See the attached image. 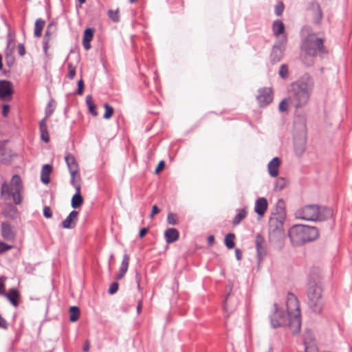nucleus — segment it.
Wrapping results in <instances>:
<instances>
[{"mask_svg": "<svg viewBox=\"0 0 352 352\" xmlns=\"http://www.w3.org/2000/svg\"><path fill=\"white\" fill-rule=\"evenodd\" d=\"M82 45H83L84 48H85L86 50H90V49H91V42H90V41H84V40H82Z\"/></svg>", "mask_w": 352, "mask_h": 352, "instance_id": "774afa93", "label": "nucleus"}, {"mask_svg": "<svg viewBox=\"0 0 352 352\" xmlns=\"http://www.w3.org/2000/svg\"><path fill=\"white\" fill-rule=\"evenodd\" d=\"M94 29L92 28H87L83 32L82 40L91 41L94 38Z\"/></svg>", "mask_w": 352, "mask_h": 352, "instance_id": "4c0bfd02", "label": "nucleus"}, {"mask_svg": "<svg viewBox=\"0 0 352 352\" xmlns=\"http://www.w3.org/2000/svg\"><path fill=\"white\" fill-rule=\"evenodd\" d=\"M80 190V188L77 186L76 192L72 197L71 206L75 210L76 208H80L84 202V199L81 195Z\"/></svg>", "mask_w": 352, "mask_h": 352, "instance_id": "393cba45", "label": "nucleus"}, {"mask_svg": "<svg viewBox=\"0 0 352 352\" xmlns=\"http://www.w3.org/2000/svg\"><path fill=\"white\" fill-rule=\"evenodd\" d=\"M3 215L8 219L14 220L18 217V209L12 204H8L2 211Z\"/></svg>", "mask_w": 352, "mask_h": 352, "instance_id": "6ab92c4d", "label": "nucleus"}, {"mask_svg": "<svg viewBox=\"0 0 352 352\" xmlns=\"http://www.w3.org/2000/svg\"><path fill=\"white\" fill-rule=\"evenodd\" d=\"M13 246L12 245H9L3 241H0V254H2L8 250L12 249Z\"/></svg>", "mask_w": 352, "mask_h": 352, "instance_id": "c03bdc74", "label": "nucleus"}, {"mask_svg": "<svg viewBox=\"0 0 352 352\" xmlns=\"http://www.w3.org/2000/svg\"><path fill=\"white\" fill-rule=\"evenodd\" d=\"M286 186V182L284 177H280L277 179L276 183L274 184V190L280 191L282 190Z\"/></svg>", "mask_w": 352, "mask_h": 352, "instance_id": "ea45409f", "label": "nucleus"}, {"mask_svg": "<svg viewBox=\"0 0 352 352\" xmlns=\"http://www.w3.org/2000/svg\"><path fill=\"white\" fill-rule=\"evenodd\" d=\"M272 30L275 36H280L285 32V25L282 21L277 19L273 23Z\"/></svg>", "mask_w": 352, "mask_h": 352, "instance_id": "7c9ffc66", "label": "nucleus"}, {"mask_svg": "<svg viewBox=\"0 0 352 352\" xmlns=\"http://www.w3.org/2000/svg\"><path fill=\"white\" fill-rule=\"evenodd\" d=\"M65 160L68 170L79 169L78 164L75 157L71 153H67L65 155Z\"/></svg>", "mask_w": 352, "mask_h": 352, "instance_id": "c85d7f7f", "label": "nucleus"}, {"mask_svg": "<svg viewBox=\"0 0 352 352\" xmlns=\"http://www.w3.org/2000/svg\"><path fill=\"white\" fill-rule=\"evenodd\" d=\"M77 178H71L70 184L72 186L74 187L75 190H76V187L78 186L80 188V190H81L80 184L77 183Z\"/></svg>", "mask_w": 352, "mask_h": 352, "instance_id": "0e129e2a", "label": "nucleus"}, {"mask_svg": "<svg viewBox=\"0 0 352 352\" xmlns=\"http://www.w3.org/2000/svg\"><path fill=\"white\" fill-rule=\"evenodd\" d=\"M284 4L282 1H278L274 8V13L276 16H280L284 10Z\"/></svg>", "mask_w": 352, "mask_h": 352, "instance_id": "37998d69", "label": "nucleus"}, {"mask_svg": "<svg viewBox=\"0 0 352 352\" xmlns=\"http://www.w3.org/2000/svg\"><path fill=\"white\" fill-rule=\"evenodd\" d=\"M236 214L232 219V223L234 226H238L247 217L248 212L246 208L236 209Z\"/></svg>", "mask_w": 352, "mask_h": 352, "instance_id": "cd10ccee", "label": "nucleus"}, {"mask_svg": "<svg viewBox=\"0 0 352 352\" xmlns=\"http://www.w3.org/2000/svg\"><path fill=\"white\" fill-rule=\"evenodd\" d=\"M69 320L76 322L80 317V309L77 306H71L69 309Z\"/></svg>", "mask_w": 352, "mask_h": 352, "instance_id": "473e14b6", "label": "nucleus"}, {"mask_svg": "<svg viewBox=\"0 0 352 352\" xmlns=\"http://www.w3.org/2000/svg\"><path fill=\"white\" fill-rule=\"evenodd\" d=\"M288 235L294 245L301 246L315 241L319 236V231L315 226L296 224L289 228Z\"/></svg>", "mask_w": 352, "mask_h": 352, "instance_id": "39448f33", "label": "nucleus"}, {"mask_svg": "<svg viewBox=\"0 0 352 352\" xmlns=\"http://www.w3.org/2000/svg\"><path fill=\"white\" fill-rule=\"evenodd\" d=\"M54 111V109H45V117L40 121L39 129L47 128V123H46L47 119L50 116H51V115L53 113Z\"/></svg>", "mask_w": 352, "mask_h": 352, "instance_id": "58836bf2", "label": "nucleus"}, {"mask_svg": "<svg viewBox=\"0 0 352 352\" xmlns=\"http://www.w3.org/2000/svg\"><path fill=\"white\" fill-rule=\"evenodd\" d=\"M285 202L278 199L276 204V213H272L269 219L268 239L273 245H281L285 239L283 222L285 220Z\"/></svg>", "mask_w": 352, "mask_h": 352, "instance_id": "7ed1b4c3", "label": "nucleus"}, {"mask_svg": "<svg viewBox=\"0 0 352 352\" xmlns=\"http://www.w3.org/2000/svg\"><path fill=\"white\" fill-rule=\"evenodd\" d=\"M324 41L323 38H319L315 34H308L302 39L300 46V59L305 67H312L318 56L322 58L324 55L327 54Z\"/></svg>", "mask_w": 352, "mask_h": 352, "instance_id": "f03ea898", "label": "nucleus"}, {"mask_svg": "<svg viewBox=\"0 0 352 352\" xmlns=\"http://www.w3.org/2000/svg\"><path fill=\"white\" fill-rule=\"evenodd\" d=\"M67 67L69 70V74L67 76L69 79L72 80L76 76V68L72 63H69L67 64Z\"/></svg>", "mask_w": 352, "mask_h": 352, "instance_id": "de8ad7c7", "label": "nucleus"}, {"mask_svg": "<svg viewBox=\"0 0 352 352\" xmlns=\"http://www.w3.org/2000/svg\"><path fill=\"white\" fill-rule=\"evenodd\" d=\"M129 264V256L125 254L123 256V259L120 267L119 272L116 275V279L120 280L123 278L124 274L126 273Z\"/></svg>", "mask_w": 352, "mask_h": 352, "instance_id": "a878e982", "label": "nucleus"}, {"mask_svg": "<svg viewBox=\"0 0 352 352\" xmlns=\"http://www.w3.org/2000/svg\"><path fill=\"white\" fill-rule=\"evenodd\" d=\"M314 80L311 74L305 73L287 87L289 103L298 109L305 107L309 101L314 88Z\"/></svg>", "mask_w": 352, "mask_h": 352, "instance_id": "f257e3e1", "label": "nucleus"}, {"mask_svg": "<svg viewBox=\"0 0 352 352\" xmlns=\"http://www.w3.org/2000/svg\"><path fill=\"white\" fill-rule=\"evenodd\" d=\"M294 124L298 131L305 132L307 129V122L305 114H296L294 117Z\"/></svg>", "mask_w": 352, "mask_h": 352, "instance_id": "5701e85b", "label": "nucleus"}, {"mask_svg": "<svg viewBox=\"0 0 352 352\" xmlns=\"http://www.w3.org/2000/svg\"><path fill=\"white\" fill-rule=\"evenodd\" d=\"M289 103V97L284 98L280 101L278 105V109L280 112H285L287 111V106Z\"/></svg>", "mask_w": 352, "mask_h": 352, "instance_id": "a19ab883", "label": "nucleus"}, {"mask_svg": "<svg viewBox=\"0 0 352 352\" xmlns=\"http://www.w3.org/2000/svg\"><path fill=\"white\" fill-rule=\"evenodd\" d=\"M49 38H43V48L45 52H46L49 48Z\"/></svg>", "mask_w": 352, "mask_h": 352, "instance_id": "e2e57ef3", "label": "nucleus"}, {"mask_svg": "<svg viewBox=\"0 0 352 352\" xmlns=\"http://www.w3.org/2000/svg\"><path fill=\"white\" fill-rule=\"evenodd\" d=\"M286 307V313L292 316L291 323L295 326L293 334H298L300 333L301 328L300 305L298 298L292 292L287 293Z\"/></svg>", "mask_w": 352, "mask_h": 352, "instance_id": "0eeeda50", "label": "nucleus"}, {"mask_svg": "<svg viewBox=\"0 0 352 352\" xmlns=\"http://www.w3.org/2000/svg\"><path fill=\"white\" fill-rule=\"evenodd\" d=\"M41 133V139L45 143H48L50 142V135L48 133L47 128H44L39 129Z\"/></svg>", "mask_w": 352, "mask_h": 352, "instance_id": "79ce46f5", "label": "nucleus"}, {"mask_svg": "<svg viewBox=\"0 0 352 352\" xmlns=\"http://www.w3.org/2000/svg\"><path fill=\"white\" fill-rule=\"evenodd\" d=\"M54 23L53 22L50 23L46 28L44 38H49L50 35H52L54 32Z\"/></svg>", "mask_w": 352, "mask_h": 352, "instance_id": "a18cd8bd", "label": "nucleus"}, {"mask_svg": "<svg viewBox=\"0 0 352 352\" xmlns=\"http://www.w3.org/2000/svg\"><path fill=\"white\" fill-rule=\"evenodd\" d=\"M167 221L168 224L170 225H177V214L175 213H169L167 217Z\"/></svg>", "mask_w": 352, "mask_h": 352, "instance_id": "09e8293b", "label": "nucleus"}, {"mask_svg": "<svg viewBox=\"0 0 352 352\" xmlns=\"http://www.w3.org/2000/svg\"><path fill=\"white\" fill-rule=\"evenodd\" d=\"M255 246L256 250V259L258 265H261L267 255V248L265 238L258 233L255 237Z\"/></svg>", "mask_w": 352, "mask_h": 352, "instance_id": "9d476101", "label": "nucleus"}, {"mask_svg": "<svg viewBox=\"0 0 352 352\" xmlns=\"http://www.w3.org/2000/svg\"><path fill=\"white\" fill-rule=\"evenodd\" d=\"M14 57L10 54H7L6 56V64L8 67H11L14 63Z\"/></svg>", "mask_w": 352, "mask_h": 352, "instance_id": "864d4df0", "label": "nucleus"}, {"mask_svg": "<svg viewBox=\"0 0 352 352\" xmlns=\"http://www.w3.org/2000/svg\"><path fill=\"white\" fill-rule=\"evenodd\" d=\"M235 234L232 232L228 233L224 238V244L229 249H233L235 246L234 243Z\"/></svg>", "mask_w": 352, "mask_h": 352, "instance_id": "2f4dec72", "label": "nucleus"}, {"mask_svg": "<svg viewBox=\"0 0 352 352\" xmlns=\"http://www.w3.org/2000/svg\"><path fill=\"white\" fill-rule=\"evenodd\" d=\"M78 171H79V169L69 170V172L71 175V178H77L78 180H80V177L78 174Z\"/></svg>", "mask_w": 352, "mask_h": 352, "instance_id": "4d7b16f0", "label": "nucleus"}, {"mask_svg": "<svg viewBox=\"0 0 352 352\" xmlns=\"http://www.w3.org/2000/svg\"><path fill=\"white\" fill-rule=\"evenodd\" d=\"M43 214L46 219H50L53 214L51 208L47 206H44Z\"/></svg>", "mask_w": 352, "mask_h": 352, "instance_id": "603ef678", "label": "nucleus"}, {"mask_svg": "<svg viewBox=\"0 0 352 352\" xmlns=\"http://www.w3.org/2000/svg\"><path fill=\"white\" fill-rule=\"evenodd\" d=\"M0 328L7 329L8 328L7 321L0 315Z\"/></svg>", "mask_w": 352, "mask_h": 352, "instance_id": "052dcab7", "label": "nucleus"}, {"mask_svg": "<svg viewBox=\"0 0 352 352\" xmlns=\"http://www.w3.org/2000/svg\"><path fill=\"white\" fill-rule=\"evenodd\" d=\"M10 109V106L8 104H3L2 107V116L7 117Z\"/></svg>", "mask_w": 352, "mask_h": 352, "instance_id": "6e6d98bb", "label": "nucleus"}, {"mask_svg": "<svg viewBox=\"0 0 352 352\" xmlns=\"http://www.w3.org/2000/svg\"><path fill=\"white\" fill-rule=\"evenodd\" d=\"M118 288H119V284L118 282L115 281V282L111 283L109 286V288L108 289L109 294H110V295L115 294L118 292Z\"/></svg>", "mask_w": 352, "mask_h": 352, "instance_id": "49530a36", "label": "nucleus"}, {"mask_svg": "<svg viewBox=\"0 0 352 352\" xmlns=\"http://www.w3.org/2000/svg\"><path fill=\"white\" fill-rule=\"evenodd\" d=\"M256 99L261 107L267 106L273 100L272 89L270 88L260 89Z\"/></svg>", "mask_w": 352, "mask_h": 352, "instance_id": "ddd939ff", "label": "nucleus"}, {"mask_svg": "<svg viewBox=\"0 0 352 352\" xmlns=\"http://www.w3.org/2000/svg\"><path fill=\"white\" fill-rule=\"evenodd\" d=\"M160 208H158V206L157 205L155 204L152 207V210H151V212L149 216L151 218H153L155 214H157L158 213H160Z\"/></svg>", "mask_w": 352, "mask_h": 352, "instance_id": "bf43d9fd", "label": "nucleus"}, {"mask_svg": "<svg viewBox=\"0 0 352 352\" xmlns=\"http://www.w3.org/2000/svg\"><path fill=\"white\" fill-rule=\"evenodd\" d=\"M274 311L270 316L272 328L276 329L284 326H289L293 332L295 326L291 323L292 316L288 315L285 311L278 309L276 303H274Z\"/></svg>", "mask_w": 352, "mask_h": 352, "instance_id": "6e6552de", "label": "nucleus"}, {"mask_svg": "<svg viewBox=\"0 0 352 352\" xmlns=\"http://www.w3.org/2000/svg\"><path fill=\"white\" fill-rule=\"evenodd\" d=\"M267 206L268 203L267 199L265 197H258L255 201L254 212L259 217H263L267 209Z\"/></svg>", "mask_w": 352, "mask_h": 352, "instance_id": "dca6fc26", "label": "nucleus"}, {"mask_svg": "<svg viewBox=\"0 0 352 352\" xmlns=\"http://www.w3.org/2000/svg\"><path fill=\"white\" fill-rule=\"evenodd\" d=\"M78 212L73 210L66 219L62 221V227L65 229H72L76 226L78 221Z\"/></svg>", "mask_w": 352, "mask_h": 352, "instance_id": "2eb2a0df", "label": "nucleus"}, {"mask_svg": "<svg viewBox=\"0 0 352 352\" xmlns=\"http://www.w3.org/2000/svg\"><path fill=\"white\" fill-rule=\"evenodd\" d=\"M287 38L285 35L279 37L273 45L274 48L285 51Z\"/></svg>", "mask_w": 352, "mask_h": 352, "instance_id": "72a5a7b5", "label": "nucleus"}, {"mask_svg": "<svg viewBox=\"0 0 352 352\" xmlns=\"http://www.w3.org/2000/svg\"><path fill=\"white\" fill-rule=\"evenodd\" d=\"M307 305L316 314H320L324 301L322 296V283L321 278L316 275H309L307 285Z\"/></svg>", "mask_w": 352, "mask_h": 352, "instance_id": "20e7f679", "label": "nucleus"}, {"mask_svg": "<svg viewBox=\"0 0 352 352\" xmlns=\"http://www.w3.org/2000/svg\"><path fill=\"white\" fill-rule=\"evenodd\" d=\"M3 296H5L10 302V304L14 307H17L19 306V299L21 297V294L17 288H10L7 292H4Z\"/></svg>", "mask_w": 352, "mask_h": 352, "instance_id": "4468645a", "label": "nucleus"}, {"mask_svg": "<svg viewBox=\"0 0 352 352\" xmlns=\"http://www.w3.org/2000/svg\"><path fill=\"white\" fill-rule=\"evenodd\" d=\"M179 237V231L174 228H170L165 230L164 238L168 244L173 243L178 240Z\"/></svg>", "mask_w": 352, "mask_h": 352, "instance_id": "412c9836", "label": "nucleus"}, {"mask_svg": "<svg viewBox=\"0 0 352 352\" xmlns=\"http://www.w3.org/2000/svg\"><path fill=\"white\" fill-rule=\"evenodd\" d=\"M52 166L45 164L43 166L41 173V181L44 184H48L50 182V174L52 171Z\"/></svg>", "mask_w": 352, "mask_h": 352, "instance_id": "b1692460", "label": "nucleus"}, {"mask_svg": "<svg viewBox=\"0 0 352 352\" xmlns=\"http://www.w3.org/2000/svg\"><path fill=\"white\" fill-rule=\"evenodd\" d=\"M1 232L2 237L6 240H12L14 238V234L12 227L8 222H2L1 224Z\"/></svg>", "mask_w": 352, "mask_h": 352, "instance_id": "4be33fe9", "label": "nucleus"}, {"mask_svg": "<svg viewBox=\"0 0 352 352\" xmlns=\"http://www.w3.org/2000/svg\"><path fill=\"white\" fill-rule=\"evenodd\" d=\"M148 232V228L143 227L140 230L139 237L142 239Z\"/></svg>", "mask_w": 352, "mask_h": 352, "instance_id": "680f3d73", "label": "nucleus"}, {"mask_svg": "<svg viewBox=\"0 0 352 352\" xmlns=\"http://www.w3.org/2000/svg\"><path fill=\"white\" fill-rule=\"evenodd\" d=\"M333 209L327 206H319V212L317 221H323L331 219L333 217Z\"/></svg>", "mask_w": 352, "mask_h": 352, "instance_id": "aec40b11", "label": "nucleus"}, {"mask_svg": "<svg viewBox=\"0 0 352 352\" xmlns=\"http://www.w3.org/2000/svg\"><path fill=\"white\" fill-rule=\"evenodd\" d=\"M45 24V20L41 18L37 19L34 23V34L35 37H41L42 32Z\"/></svg>", "mask_w": 352, "mask_h": 352, "instance_id": "c756f323", "label": "nucleus"}, {"mask_svg": "<svg viewBox=\"0 0 352 352\" xmlns=\"http://www.w3.org/2000/svg\"><path fill=\"white\" fill-rule=\"evenodd\" d=\"M18 53L21 56L25 54V48L23 44L19 43L17 46Z\"/></svg>", "mask_w": 352, "mask_h": 352, "instance_id": "13d9d810", "label": "nucleus"}, {"mask_svg": "<svg viewBox=\"0 0 352 352\" xmlns=\"http://www.w3.org/2000/svg\"><path fill=\"white\" fill-rule=\"evenodd\" d=\"M318 212L319 205L308 204L297 210L295 212V216L297 219H299L310 221H317Z\"/></svg>", "mask_w": 352, "mask_h": 352, "instance_id": "1a4fd4ad", "label": "nucleus"}, {"mask_svg": "<svg viewBox=\"0 0 352 352\" xmlns=\"http://www.w3.org/2000/svg\"><path fill=\"white\" fill-rule=\"evenodd\" d=\"M23 188L22 180L19 175H14L10 184L3 182L1 188V195L2 198L6 200L13 199L16 205H19L22 201L21 192Z\"/></svg>", "mask_w": 352, "mask_h": 352, "instance_id": "423d86ee", "label": "nucleus"}, {"mask_svg": "<svg viewBox=\"0 0 352 352\" xmlns=\"http://www.w3.org/2000/svg\"><path fill=\"white\" fill-rule=\"evenodd\" d=\"M85 89V83L82 79H80L77 82V89L76 91V93L78 95H82L83 94Z\"/></svg>", "mask_w": 352, "mask_h": 352, "instance_id": "3c124183", "label": "nucleus"}, {"mask_svg": "<svg viewBox=\"0 0 352 352\" xmlns=\"http://www.w3.org/2000/svg\"><path fill=\"white\" fill-rule=\"evenodd\" d=\"M280 160L278 157H273L267 164L269 175L272 177H276L278 175V169L280 165Z\"/></svg>", "mask_w": 352, "mask_h": 352, "instance_id": "f3484780", "label": "nucleus"}, {"mask_svg": "<svg viewBox=\"0 0 352 352\" xmlns=\"http://www.w3.org/2000/svg\"><path fill=\"white\" fill-rule=\"evenodd\" d=\"M285 51L281 50H278L272 47L271 54H270V62L272 65H275L277 63L280 62L283 56H284Z\"/></svg>", "mask_w": 352, "mask_h": 352, "instance_id": "bb28decb", "label": "nucleus"}, {"mask_svg": "<svg viewBox=\"0 0 352 352\" xmlns=\"http://www.w3.org/2000/svg\"><path fill=\"white\" fill-rule=\"evenodd\" d=\"M307 10L312 14L313 23L315 24H320L323 16L320 4L316 1L312 0L309 2Z\"/></svg>", "mask_w": 352, "mask_h": 352, "instance_id": "f8f14e48", "label": "nucleus"}, {"mask_svg": "<svg viewBox=\"0 0 352 352\" xmlns=\"http://www.w3.org/2000/svg\"><path fill=\"white\" fill-rule=\"evenodd\" d=\"M109 17L113 21V22H118L119 21V16H118V10H109L108 12Z\"/></svg>", "mask_w": 352, "mask_h": 352, "instance_id": "8fccbe9b", "label": "nucleus"}, {"mask_svg": "<svg viewBox=\"0 0 352 352\" xmlns=\"http://www.w3.org/2000/svg\"><path fill=\"white\" fill-rule=\"evenodd\" d=\"M165 165L166 164H165V162L164 160L160 161L157 167L155 168V173L156 174H158L159 173H160L164 168Z\"/></svg>", "mask_w": 352, "mask_h": 352, "instance_id": "5fc2aeb1", "label": "nucleus"}, {"mask_svg": "<svg viewBox=\"0 0 352 352\" xmlns=\"http://www.w3.org/2000/svg\"><path fill=\"white\" fill-rule=\"evenodd\" d=\"M214 235H209L207 239L208 244L209 246H212L214 243Z\"/></svg>", "mask_w": 352, "mask_h": 352, "instance_id": "338daca9", "label": "nucleus"}, {"mask_svg": "<svg viewBox=\"0 0 352 352\" xmlns=\"http://www.w3.org/2000/svg\"><path fill=\"white\" fill-rule=\"evenodd\" d=\"M85 102L88 107L89 112L94 116H96L98 115V112L96 111V106L93 102L92 96L91 95H87L85 98Z\"/></svg>", "mask_w": 352, "mask_h": 352, "instance_id": "f704fd0d", "label": "nucleus"}, {"mask_svg": "<svg viewBox=\"0 0 352 352\" xmlns=\"http://www.w3.org/2000/svg\"><path fill=\"white\" fill-rule=\"evenodd\" d=\"M278 75L283 80H286L288 78V77H289V66L287 64H282L280 66L279 71H278Z\"/></svg>", "mask_w": 352, "mask_h": 352, "instance_id": "c9c22d12", "label": "nucleus"}, {"mask_svg": "<svg viewBox=\"0 0 352 352\" xmlns=\"http://www.w3.org/2000/svg\"><path fill=\"white\" fill-rule=\"evenodd\" d=\"M303 345L305 347V351L307 352L308 349L311 351V347L316 346L314 342V336L310 329H307L303 334Z\"/></svg>", "mask_w": 352, "mask_h": 352, "instance_id": "a211bd4d", "label": "nucleus"}, {"mask_svg": "<svg viewBox=\"0 0 352 352\" xmlns=\"http://www.w3.org/2000/svg\"><path fill=\"white\" fill-rule=\"evenodd\" d=\"M12 82L8 80H0V99L3 101L10 102L14 94Z\"/></svg>", "mask_w": 352, "mask_h": 352, "instance_id": "9b49d317", "label": "nucleus"}, {"mask_svg": "<svg viewBox=\"0 0 352 352\" xmlns=\"http://www.w3.org/2000/svg\"><path fill=\"white\" fill-rule=\"evenodd\" d=\"M235 256H236V258L238 260V261H241V258H242V252L240 249L239 248H236L235 249Z\"/></svg>", "mask_w": 352, "mask_h": 352, "instance_id": "69168bd1", "label": "nucleus"}, {"mask_svg": "<svg viewBox=\"0 0 352 352\" xmlns=\"http://www.w3.org/2000/svg\"><path fill=\"white\" fill-rule=\"evenodd\" d=\"M104 113L103 115V118L105 120H109L112 117L114 113V109L107 102L104 104Z\"/></svg>", "mask_w": 352, "mask_h": 352, "instance_id": "e433bc0d", "label": "nucleus"}]
</instances>
